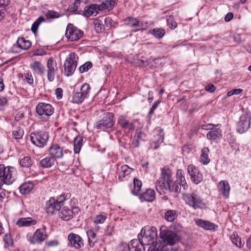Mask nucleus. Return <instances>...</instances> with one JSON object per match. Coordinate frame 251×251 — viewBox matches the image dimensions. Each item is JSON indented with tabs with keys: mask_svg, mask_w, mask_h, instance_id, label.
Masks as SVG:
<instances>
[{
	"mask_svg": "<svg viewBox=\"0 0 251 251\" xmlns=\"http://www.w3.org/2000/svg\"><path fill=\"white\" fill-rule=\"evenodd\" d=\"M205 90L206 91H208L210 93L214 92L215 90H216V87L215 86L212 84H209L208 85H207L205 88Z\"/></svg>",
	"mask_w": 251,
	"mask_h": 251,
	"instance_id": "e2e57ef3",
	"label": "nucleus"
},
{
	"mask_svg": "<svg viewBox=\"0 0 251 251\" xmlns=\"http://www.w3.org/2000/svg\"><path fill=\"white\" fill-rule=\"evenodd\" d=\"M25 79L28 84H33V79L30 73H27L25 74Z\"/></svg>",
	"mask_w": 251,
	"mask_h": 251,
	"instance_id": "bf43d9fd",
	"label": "nucleus"
},
{
	"mask_svg": "<svg viewBox=\"0 0 251 251\" xmlns=\"http://www.w3.org/2000/svg\"><path fill=\"white\" fill-rule=\"evenodd\" d=\"M251 117L248 113L241 116L237 125V131L240 133L246 132L250 127Z\"/></svg>",
	"mask_w": 251,
	"mask_h": 251,
	"instance_id": "4468645a",
	"label": "nucleus"
},
{
	"mask_svg": "<svg viewBox=\"0 0 251 251\" xmlns=\"http://www.w3.org/2000/svg\"><path fill=\"white\" fill-rule=\"evenodd\" d=\"M49 151L50 155L55 160L61 158L63 155V149L57 144L52 145L50 147Z\"/></svg>",
	"mask_w": 251,
	"mask_h": 251,
	"instance_id": "5701e85b",
	"label": "nucleus"
},
{
	"mask_svg": "<svg viewBox=\"0 0 251 251\" xmlns=\"http://www.w3.org/2000/svg\"><path fill=\"white\" fill-rule=\"evenodd\" d=\"M133 171V169L130 168L127 165H124L120 168V171L118 173L119 174V179L122 181L124 180V178L126 176L129 175Z\"/></svg>",
	"mask_w": 251,
	"mask_h": 251,
	"instance_id": "c85d7f7f",
	"label": "nucleus"
},
{
	"mask_svg": "<svg viewBox=\"0 0 251 251\" xmlns=\"http://www.w3.org/2000/svg\"><path fill=\"white\" fill-rule=\"evenodd\" d=\"M233 18V14L231 12L228 13L226 17H225V20L226 22L230 21Z\"/></svg>",
	"mask_w": 251,
	"mask_h": 251,
	"instance_id": "774afa93",
	"label": "nucleus"
},
{
	"mask_svg": "<svg viewBox=\"0 0 251 251\" xmlns=\"http://www.w3.org/2000/svg\"><path fill=\"white\" fill-rule=\"evenodd\" d=\"M87 234L88 237V242L89 245L91 246L90 239H95L96 237V233L92 230H89L87 232Z\"/></svg>",
	"mask_w": 251,
	"mask_h": 251,
	"instance_id": "13d9d810",
	"label": "nucleus"
},
{
	"mask_svg": "<svg viewBox=\"0 0 251 251\" xmlns=\"http://www.w3.org/2000/svg\"><path fill=\"white\" fill-rule=\"evenodd\" d=\"M155 132L151 146L153 149L156 150L164 141V132L163 129L160 127L156 128Z\"/></svg>",
	"mask_w": 251,
	"mask_h": 251,
	"instance_id": "a211bd4d",
	"label": "nucleus"
},
{
	"mask_svg": "<svg viewBox=\"0 0 251 251\" xmlns=\"http://www.w3.org/2000/svg\"><path fill=\"white\" fill-rule=\"evenodd\" d=\"M95 28L97 33H101L104 30V27L102 22L98 19H95L93 22Z\"/></svg>",
	"mask_w": 251,
	"mask_h": 251,
	"instance_id": "79ce46f5",
	"label": "nucleus"
},
{
	"mask_svg": "<svg viewBox=\"0 0 251 251\" xmlns=\"http://www.w3.org/2000/svg\"><path fill=\"white\" fill-rule=\"evenodd\" d=\"M36 223V221L31 217L22 218L17 222V225L19 227L29 226L35 225Z\"/></svg>",
	"mask_w": 251,
	"mask_h": 251,
	"instance_id": "bb28decb",
	"label": "nucleus"
},
{
	"mask_svg": "<svg viewBox=\"0 0 251 251\" xmlns=\"http://www.w3.org/2000/svg\"><path fill=\"white\" fill-rule=\"evenodd\" d=\"M29 67L35 75H44L45 68L44 65L38 61H34L30 63Z\"/></svg>",
	"mask_w": 251,
	"mask_h": 251,
	"instance_id": "412c9836",
	"label": "nucleus"
},
{
	"mask_svg": "<svg viewBox=\"0 0 251 251\" xmlns=\"http://www.w3.org/2000/svg\"><path fill=\"white\" fill-rule=\"evenodd\" d=\"M196 224L199 226L201 227L205 230L215 231L218 227V226L214 223L201 219L196 220Z\"/></svg>",
	"mask_w": 251,
	"mask_h": 251,
	"instance_id": "393cba45",
	"label": "nucleus"
},
{
	"mask_svg": "<svg viewBox=\"0 0 251 251\" xmlns=\"http://www.w3.org/2000/svg\"><path fill=\"white\" fill-rule=\"evenodd\" d=\"M70 193H63L56 198L50 197L46 204V211L48 214L52 215L55 212H59L64 205L65 201L71 198Z\"/></svg>",
	"mask_w": 251,
	"mask_h": 251,
	"instance_id": "f03ea898",
	"label": "nucleus"
},
{
	"mask_svg": "<svg viewBox=\"0 0 251 251\" xmlns=\"http://www.w3.org/2000/svg\"><path fill=\"white\" fill-rule=\"evenodd\" d=\"M160 237L166 244L173 245L177 240L176 232L169 230L166 226H162L160 229Z\"/></svg>",
	"mask_w": 251,
	"mask_h": 251,
	"instance_id": "f8f14e48",
	"label": "nucleus"
},
{
	"mask_svg": "<svg viewBox=\"0 0 251 251\" xmlns=\"http://www.w3.org/2000/svg\"><path fill=\"white\" fill-rule=\"evenodd\" d=\"M130 249L129 245L126 243H121L117 247L118 251H130Z\"/></svg>",
	"mask_w": 251,
	"mask_h": 251,
	"instance_id": "5fc2aeb1",
	"label": "nucleus"
},
{
	"mask_svg": "<svg viewBox=\"0 0 251 251\" xmlns=\"http://www.w3.org/2000/svg\"><path fill=\"white\" fill-rule=\"evenodd\" d=\"M151 33L157 38H161L165 34V31L164 29L161 28H155L153 29Z\"/></svg>",
	"mask_w": 251,
	"mask_h": 251,
	"instance_id": "de8ad7c7",
	"label": "nucleus"
},
{
	"mask_svg": "<svg viewBox=\"0 0 251 251\" xmlns=\"http://www.w3.org/2000/svg\"><path fill=\"white\" fill-rule=\"evenodd\" d=\"M79 209L75 207L73 209L69 208L67 206H63L58 212V216L62 220L68 221L72 219L75 213H77Z\"/></svg>",
	"mask_w": 251,
	"mask_h": 251,
	"instance_id": "dca6fc26",
	"label": "nucleus"
},
{
	"mask_svg": "<svg viewBox=\"0 0 251 251\" xmlns=\"http://www.w3.org/2000/svg\"><path fill=\"white\" fill-rule=\"evenodd\" d=\"M77 64V58L75 52H71L66 57L64 64V75L70 76L74 74Z\"/></svg>",
	"mask_w": 251,
	"mask_h": 251,
	"instance_id": "6e6552de",
	"label": "nucleus"
},
{
	"mask_svg": "<svg viewBox=\"0 0 251 251\" xmlns=\"http://www.w3.org/2000/svg\"><path fill=\"white\" fill-rule=\"evenodd\" d=\"M143 133L141 131H136V134L134 136V138H136L137 139H139L140 141H141L143 140L142 138V135Z\"/></svg>",
	"mask_w": 251,
	"mask_h": 251,
	"instance_id": "0e129e2a",
	"label": "nucleus"
},
{
	"mask_svg": "<svg viewBox=\"0 0 251 251\" xmlns=\"http://www.w3.org/2000/svg\"><path fill=\"white\" fill-rule=\"evenodd\" d=\"M83 35V32L74 26L72 24H69L66 27L65 37L68 40L75 42L79 40Z\"/></svg>",
	"mask_w": 251,
	"mask_h": 251,
	"instance_id": "9b49d317",
	"label": "nucleus"
},
{
	"mask_svg": "<svg viewBox=\"0 0 251 251\" xmlns=\"http://www.w3.org/2000/svg\"><path fill=\"white\" fill-rule=\"evenodd\" d=\"M219 189L225 198H228L229 197L230 186L226 180H221L219 183Z\"/></svg>",
	"mask_w": 251,
	"mask_h": 251,
	"instance_id": "cd10ccee",
	"label": "nucleus"
},
{
	"mask_svg": "<svg viewBox=\"0 0 251 251\" xmlns=\"http://www.w3.org/2000/svg\"><path fill=\"white\" fill-rule=\"evenodd\" d=\"M106 219V215L105 214H100L97 215L94 219V222L96 224H102Z\"/></svg>",
	"mask_w": 251,
	"mask_h": 251,
	"instance_id": "c03bdc74",
	"label": "nucleus"
},
{
	"mask_svg": "<svg viewBox=\"0 0 251 251\" xmlns=\"http://www.w3.org/2000/svg\"><path fill=\"white\" fill-rule=\"evenodd\" d=\"M83 145V137L79 135L77 136L74 141V151L75 153H78Z\"/></svg>",
	"mask_w": 251,
	"mask_h": 251,
	"instance_id": "72a5a7b5",
	"label": "nucleus"
},
{
	"mask_svg": "<svg viewBox=\"0 0 251 251\" xmlns=\"http://www.w3.org/2000/svg\"><path fill=\"white\" fill-rule=\"evenodd\" d=\"M138 239H133L131 241V248L134 250V251H145V244H142L141 238L139 235L138 236Z\"/></svg>",
	"mask_w": 251,
	"mask_h": 251,
	"instance_id": "c756f323",
	"label": "nucleus"
},
{
	"mask_svg": "<svg viewBox=\"0 0 251 251\" xmlns=\"http://www.w3.org/2000/svg\"><path fill=\"white\" fill-rule=\"evenodd\" d=\"M155 187L160 194H165L167 191L178 194L180 191V187L176 181H173L172 173L168 168H163L160 178L156 181Z\"/></svg>",
	"mask_w": 251,
	"mask_h": 251,
	"instance_id": "f257e3e1",
	"label": "nucleus"
},
{
	"mask_svg": "<svg viewBox=\"0 0 251 251\" xmlns=\"http://www.w3.org/2000/svg\"><path fill=\"white\" fill-rule=\"evenodd\" d=\"M35 116L42 121H46L54 112L52 106L46 102H39L36 106Z\"/></svg>",
	"mask_w": 251,
	"mask_h": 251,
	"instance_id": "39448f33",
	"label": "nucleus"
},
{
	"mask_svg": "<svg viewBox=\"0 0 251 251\" xmlns=\"http://www.w3.org/2000/svg\"><path fill=\"white\" fill-rule=\"evenodd\" d=\"M119 124L123 129H128L129 130L134 129L133 124L127 120L125 117L121 116L118 121Z\"/></svg>",
	"mask_w": 251,
	"mask_h": 251,
	"instance_id": "7c9ffc66",
	"label": "nucleus"
},
{
	"mask_svg": "<svg viewBox=\"0 0 251 251\" xmlns=\"http://www.w3.org/2000/svg\"><path fill=\"white\" fill-rule=\"evenodd\" d=\"M69 243L75 249H79L84 246L83 241L79 235L70 233L68 235Z\"/></svg>",
	"mask_w": 251,
	"mask_h": 251,
	"instance_id": "6ab92c4d",
	"label": "nucleus"
},
{
	"mask_svg": "<svg viewBox=\"0 0 251 251\" xmlns=\"http://www.w3.org/2000/svg\"><path fill=\"white\" fill-rule=\"evenodd\" d=\"M201 154L200 156V162L203 165H207L210 162V159L208 157L209 150L208 148L205 147L201 151Z\"/></svg>",
	"mask_w": 251,
	"mask_h": 251,
	"instance_id": "473e14b6",
	"label": "nucleus"
},
{
	"mask_svg": "<svg viewBox=\"0 0 251 251\" xmlns=\"http://www.w3.org/2000/svg\"><path fill=\"white\" fill-rule=\"evenodd\" d=\"M55 160L51 156H46L40 161L39 165L43 168H50L54 164Z\"/></svg>",
	"mask_w": 251,
	"mask_h": 251,
	"instance_id": "2f4dec72",
	"label": "nucleus"
},
{
	"mask_svg": "<svg viewBox=\"0 0 251 251\" xmlns=\"http://www.w3.org/2000/svg\"><path fill=\"white\" fill-rule=\"evenodd\" d=\"M100 11L98 8V4H91L89 6H86L84 8L83 14L86 17H89L90 16H95Z\"/></svg>",
	"mask_w": 251,
	"mask_h": 251,
	"instance_id": "a878e982",
	"label": "nucleus"
},
{
	"mask_svg": "<svg viewBox=\"0 0 251 251\" xmlns=\"http://www.w3.org/2000/svg\"><path fill=\"white\" fill-rule=\"evenodd\" d=\"M167 24L172 29H175L177 26V23L174 20L173 16H169L167 19Z\"/></svg>",
	"mask_w": 251,
	"mask_h": 251,
	"instance_id": "864d4df0",
	"label": "nucleus"
},
{
	"mask_svg": "<svg viewBox=\"0 0 251 251\" xmlns=\"http://www.w3.org/2000/svg\"><path fill=\"white\" fill-rule=\"evenodd\" d=\"M17 45L21 49L27 50L31 46V43L29 40H26L24 37H20L17 41Z\"/></svg>",
	"mask_w": 251,
	"mask_h": 251,
	"instance_id": "c9c22d12",
	"label": "nucleus"
},
{
	"mask_svg": "<svg viewBox=\"0 0 251 251\" xmlns=\"http://www.w3.org/2000/svg\"><path fill=\"white\" fill-rule=\"evenodd\" d=\"M153 100V93L152 91H149L148 92V101L151 103Z\"/></svg>",
	"mask_w": 251,
	"mask_h": 251,
	"instance_id": "338daca9",
	"label": "nucleus"
},
{
	"mask_svg": "<svg viewBox=\"0 0 251 251\" xmlns=\"http://www.w3.org/2000/svg\"><path fill=\"white\" fill-rule=\"evenodd\" d=\"M101 3L98 5L100 11H109L112 10L116 2L114 0H99Z\"/></svg>",
	"mask_w": 251,
	"mask_h": 251,
	"instance_id": "b1692460",
	"label": "nucleus"
},
{
	"mask_svg": "<svg viewBox=\"0 0 251 251\" xmlns=\"http://www.w3.org/2000/svg\"><path fill=\"white\" fill-rule=\"evenodd\" d=\"M187 173L190 175L191 181L196 184L200 183L203 180V175L199 170L193 164L187 167Z\"/></svg>",
	"mask_w": 251,
	"mask_h": 251,
	"instance_id": "2eb2a0df",
	"label": "nucleus"
},
{
	"mask_svg": "<svg viewBox=\"0 0 251 251\" xmlns=\"http://www.w3.org/2000/svg\"><path fill=\"white\" fill-rule=\"evenodd\" d=\"M47 77L49 81L52 82L54 79L55 75L58 71V67L56 61L52 57H50L47 61Z\"/></svg>",
	"mask_w": 251,
	"mask_h": 251,
	"instance_id": "f3484780",
	"label": "nucleus"
},
{
	"mask_svg": "<svg viewBox=\"0 0 251 251\" xmlns=\"http://www.w3.org/2000/svg\"><path fill=\"white\" fill-rule=\"evenodd\" d=\"M24 132L20 127L17 128V129L14 130L12 132L13 137L16 139H20L23 136Z\"/></svg>",
	"mask_w": 251,
	"mask_h": 251,
	"instance_id": "8fccbe9b",
	"label": "nucleus"
},
{
	"mask_svg": "<svg viewBox=\"0 0 251 251\" xmlns=\"http://www.w3.org/2000/svg\"><path fill=\"white\" fill-rule=\"evenodd\" d=\"M92 67V63L90 61H88L80 66L79 71L80 73H83L87 72Z\"/></svg>",
	"mask_w": 251,
	"mask_h": 251,
	"instance_id": "a18cd8bd",
	"label": "nucleus"
},
{
	"mask_svg": "<svg viewBox=\"0 0 251 251\" xmlns=\"http://www.w3.org/2000/svg\"><path fill=\"white\" fill-rule=\"evenodd\" d=\"M113 117L112 113H104L102 119L96 123L95 127L102 130L111 128L115 123Z\"/></svg>",
	"mask_w": 251,
	"mask_h": 251,
	"instance_id": "9d476101",
	"label": "nucleus"
},
{
	"mask_svg": "<svg viewBox=\"0 0 251 251\" xmlns=\"http://www.w3.org/2000/svg\"><path fill=\"white\" fill-rule=\"evenodd\" d=\"M184 175V172L182 170L179 169L177 170L176 173V180L178 181L177 182H184V181L185 180Z\"/></svg>",
	"mask_w": 251,
	"mask_h": 251,
	"instance_id": "603ef678",
	"label": "nucleus"
},
{
	"mask_svg": "<svg viewBox=\"0 0 251 251\" xmlns=\"http://www.w3.org/2000/svg\"><path fill=\"white\" fill-rule=\"evenodd\" d=\"M33 55L34 56H43L46 54V52L45 50H36L32 51Z\"/></svg>",
	"mask_w": 251,
	"mask_h": 251,
	"instance_id": "680f3d73",
	"label": "nucleus"
},
{
	"mask_svg": "<svg viewBox=\"0 0 251 251\" xmlns=\"http://www.w3.org/2000/svg\"><path fill=\"white\" fill-rule=\"evenodd\" d=\"M182 197L186 203L194 209H203L206 207L205 204L196 192L183 194Z\"/></svg>",
	"mask_w": 251,
	"mask_h": 251,
	"instance_id": "423d86ee",
	"label": "nucleus"
},
{
	"mask_svg": "<svg viewBox=\"0 0 251 251\" xmlns=\"http://www.w3.org/2000/svg\"><path fill=\"white\" fill-rule=\"evenodd\" d=\"M86 98L81 92L74 93L73 95L72 102L73 103L80 104Z\"/></svg>",
	"mask_w": 251,
	"mask_h": 251,
	"instance_id": "a19ab883",
	"label": "nucleus"
},
{
	"mask_svg": "<svg viewBox=\"0 0 251 251\" xmlns=\"http://www.w3.org/2000/svg\"><path fill=\"white\" fill-rule=\"evenodd\" d=\"M125 24L131 27H141L142 25L139 21L135 18L129 17L125 20Z\"/></svg>",
	"mask_w": 251,
	"mask_h": 251,
	"instance_id": "f704fd0d",
	"label": "nucleus"
},
{
	"mask_svg": "<svg viewBox=\"0 0 251 251\" xmlns=\"http://www.w3.org/2000/svg\"><path fill=\"white\" fill-rule=\"evenodd\" d=\"M133 185L134 189L131 190V193L135 196H139L142 186V182L139 179L134 178Z\"/></svg>",
	"mask_w": 251,
	"mask_h": 251,
	"instance_id": "58836bf2",
	"label": "nucleus"
},
{
	"mask_svg": "<svg viewBox=\"0 0 251 251\" xmlns=\"http://www.w3.org/2000/svg\"><path fill=\"white\" fill-rule=\"evenodd\" d=\"M15 172L16 170L13 167H5L3 164L0 165V190L3 184L10 185L13 183Z\"/></svg>",
	"mask_w": 251,
	"mask_h": 251,
	"instance_id": "20e7f679",
	"label": "nucleus"
},
{
	"mask_svg": "<svg viewBox=\"0 0 251 251\" xmlns=\"http://www.w3.org/2000/svg\"><path fill=\"white\" fill-rule=\"evenodd\" d=\"M90 90V86L88 83L83 84L80 89V92L86 98L88 97Z\"/></svg>",
	"mask_w": 251,
	"mask_h": 251,
	"instance_id": "3c124183",
	"label": "nucleus"
},
{
	"mask_svg": "<svg viewBox=\"0 0 251 251\" xmlns=\"http://www.w3.org/2000/svg\"><path fill=\"white\" fill-rule=\"evenodd\" d=\"M33 187L31 183H26L22 184L19 187V190L21 194L26 195L30 192Z\"/></svg>",
	"mask_w": 251,
	"mask_h": 251,
	"instance_id": "ea45409f",
	"label": "nucleus"
},
{
	"mask_svg": "<svg viewBox=\"0 0 251 251\" xmlns=\"http://www.w3.org/2000/svg\"><path fill=\"white\" fill-rule=\"evenodd\" d=\"M3 241L5 244L9 246L13 245V241L10 234L6 233L5 234L3 238Z\"/></svg>",
	"mask_w": 251,
	"mask_h": 251,
	"instance_id": "4d7b16f0",
	"label": "nucleus"
},
{
	"mask_svg": "<svg viewBox=\"0 0 251 251\" xmlns=\"http://www.w3.org/2000/svg\"><path fill=\"white\" fill-rule=\"evenodd\" d=\"M231 240L234 245H235L237 247L239 248H241L243 244L242 243L241 239L238 236L237 234H233L231 237Z\"/></svg>",
	"mask_w": 251,
	"mask_h": 251,
	"instance_id": "49530a36",
	"label": "nucleus"
},
{
	"mask_svg": "<svg viewBox=\"0 0 251 251\" xmlns=\"http://www.w3.org/2000/svg\"><path fill=\"white\" fill-rule=\"evenodd\" d=\"M139 235L141 238L142 244L150 245L156 242L157 230L154 226H145L141 229Z\"/></svg>",
	"mask_w": 251,
	"mask_h": 251,
	"instance_id": "7ed1b4c3",
	"label": "nucleus"
},
{
	"mask_svg": "<svg viewBox=\"0 0 251 251\" xmlns=\"http://www.w3.org/2000/svg\"><path fill=\"white\" fill-rule=\"evenodd\" d=\"M46 244L49 247H53V246H57L58 245V243L57 241L52 240V241H50L48 242H46Z\"/></svg>",
	"mask_w": 251,
	"mask_h": 251,
	"instance_id": "69168bd1",
	"label": "nucleus"
},
{
	"mask_svg": "<svg viewBox=\"0 0 251 251\" xmlns=\"http://www.w3.org/2000/svg\"><path fill=\"white\" fill-rule=\"evenodd\" d=\"M139 198L142 202H151L155 199V193L153 190L148 189L145 192L139 195Z\"/></svg>",
	"mask_w": 251,
	"mask_h": 251,
	"instance_id": "4be33fe9",
	"label": "nucleus"
},
{
	"mask_svg": "<svg viewBox=\"0 0 251 251\" xmlns=\"http://www.w3.org/2000/svg\"><path fill=\"white\" fill-rule=\"evenodd\" d=\"M75 1L74 2L73 5H70L69 7V10L70 12H75L77 11L78 9V7L79 5L80 4V3L82 2V0H75Z\"/></svg>",
	"mask_w": 251,
	"mask_h": 251,
	"instance_id": "6e6d98bb",
	"label": "nucleus"
},
{
	"mask_svg": "<svg viewBox=\"0 0 251 251\" xmlns=\"http://www.w3.org/2000/svg\"><path fill=\"white\" fill-rule=\"evenodd\" d=\"M31 142L40 148L45 146L49 139L48 133L44 131H38L32 132L30 135Z\"/></svg>",
	"mask_w": 251,
	"mask_h": 251,
	"instance_id": "1a4fd4ad",
	"label": "nucleus"
},
{
	"mask_svg": "<svg viewBox=\"0 0 251 251\" xmlns=\"http://www.w3.org/2000/svg\"><path fill=\"white\" fill-rule=\"evenodd\" d=\"M47 237L44 228L37 229L32 235L27 236L28 241L32 244H41L47 238Z\"/></svg>",
	"mask_w": 251,
	"mask_h": 251,
	"instance_id": "ddd939ff",
	"label": "nucleus"
},
{
	"mask_svg": "<svg viewBox=\"0 0 251 251\" xmlns=\"http://www.w3.org/2000/svg\"><path fill=\"white\" fill-rule=\"evenodd\" d=\"M207 129L210 131L207 133L206 137L211 141H216L220 139L222 137V130L220 127H208Z\"/></svg>",
	"mask_w": 251,
	"mask_h": 251,
	"instance_id": "aec40b11",
	"label": "nucleus"
},
{
	"mask_svg": "<svg viewBox=\"0 0 251 251\" xmlns=\"http://www.w3.org/2000/svg\"><path fill=\"white\" fill-rule=\"evenodd\" d=\"M55 93L56 96V98L58 100H60L62 99L63 97V90L61 88H57L56 89Z\"/></svg>",
	"mask_w": 251,
	"mask_h": 251,
	"instance_id": "052dcab7",
	"label": "nucleus"
},
{
	"mask_svg": "<svg viewBox=\"0 0 251 251\" xmlns=\"http://www.w3.org/2000/svg\"><path fill=\"white\" fill-rule=\"evenodd\" d=\"M10 3V0H0V21L5 16V7Z\"/></svg>",
	"mask_w": 251,
	"mask_h": 251,
	"instance_id": "4c0bfd02",
	"label": "nucleus"
},
{
	"mask_svg": "<svg viewBox=\"0 0 251 251\" xmlns=\"http://www.w3.org/2000/svg\"><path fill=\"white\" fill-rule=\"evenodd\" d=\"M177 217V212L175 210H169L167 211L164 215L165 219L169 222H172Z\"/></svg>",
	"mask_w": 251,
	"mask_h": 251,
	"instance_id": "e433bc0d",
	"label": "nucleus"
},
{
	"mask_svg": "<svg viewBox=\"0 0 251 251\" xmlns=\"http://www.w3.org/2000/svg\"><path fill=\"white\" fill-rule=\"evenodd\" d=\"M20 163L22 166L28 168L32 165L33 161L29 156H25L20 160Z\"/></svg>",
	"mask_w": 251,
	"mask_h": 251,
	"instance_id": "37998d69",
	"label": "nucleus"
},
{
	"mask_svg": "<svg viewBox=\"0 0 251 251\" xmlns=\"http://www.w3.org/2000/svg\"><path fill=\"white\" fill-rule=\"evenodd\" d=\"M160 102L161 101L160 100H156L152 104L148 114V117L150 120L151 119L152 115L154 114L155 110L158 106Z\"/></svg>",
	"mask_w": 251,
	"mask_h": 251,
	"instance_id": "09e8293b",
	"label": "nucleus"
},
{
	"mask_svg": "<svg viewBox=\"0 0 251 251\" xmlns=\"http://www.w3.org/2000/svg\"><path fill=\"white\" fill-rule=\"evenodd\" d=\"M45 16L46 19L43 16H40L33 23L31 30L34 34L37 32L40 25L42 23L45 22L46 20L48 22H51L53 19L60 18L62 15L60 13L53 10H48L46 12Z\"/></svg>",
	"mask_w": 251,
	"mask_h": 251,
	"instance_id": "0eeeda50",
	"label": "nucleus"
}]
</instances>
